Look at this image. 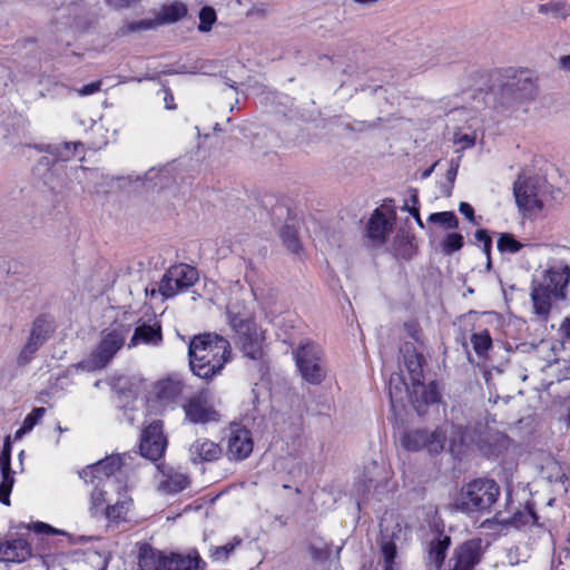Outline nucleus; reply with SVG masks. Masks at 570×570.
<instances>
[{"mask_svg": "<svg viewBox=\"0 0 570 570\" xmlns=\"http://www.w3.org/2000/svg\"><path fill=\"white\" fill-rule=\"evenodd\" d=\"M489 94L493 110L503 118H520L538 96V83L532 72L523 68H499L490 76Z\"/></svg>", "mask_w": 570, "mask_h": 570, "instance_id": "nucleus-1", "label": "nucleus"}, {"mask_svg": "<svg viewBox=\"0 0 570 570\" xmlns=\"http://www.w3.org/2000/svg\"><path fill=\"white\" fill-rule=\"evenodd\" d=\"M230 354L229 342L217 334H200L188 345L190 370L194 375L205 381L220 374Z\"/></svg>", "mask_w": 570, "mask_h": 570, "instance_id": "nucleus-2", "label": "nucleus"}, {"mask_svg": "<svg viewBox=\"0 0 570 570\" xmlns=\"http://www.w3.org/2000/svg\"><path fill=\"white\" fill-rule=\"evenodd\" d=\"M570 282V267L559 263L550 266L540 279L531 284V299L534 313L547 321L553 299H563Z\"/></svg>", "mask_w": 570, "mask_h": 570, "instance_id": "nucleus-3", "label": "nucleus"}, {"mask_svg": "<svg viewBox=\"0 0 570 570\" xmlns=\"http://www.w3.org/2000/svg\"><path fill=\"white\" fill-rule=\"evenodd\" d=\"M227 321L243 353L252 360L261 358L264 337L252 312L239 302L230 303L227 306Z\"/></svg>", "mask_w": 570, "mask_h": 570, "instance_id": "nucleus-4", "label": "nucleus"}, {"mask_svg": "<svg viewBox=\"0 0 570 570\" xmlns=\"http://www.w3.org/2000/svg\"><path fill=\"white\" fill-rule=\"evenodd\" d=\"M500 494L501 488L493 479L478 478L461 488L456 507L465 513H490Z\"/></svg>", "mask_w": 570, "mask_h": 570, "instance_id": "nucleus-5", "label": "nucleus"}, {"mask_svg": "<svg viewBox=\"0 0 570 570\" xmlns=\"http://www.w3.org/2000/svg\"><path fill=\"white\" fill-rule=\"evenodd\" d=\"M136 459L138 453L135 451L109 455L82 469L79 476L85 482L98 480L104 487H124L120 478L132 469Z\"/></svg>", "mask_w": 570, "mask_h": 570, "instance_id": "nucleus-6", "label": "nucleus"}, {"mask_svg": "<svg viewBox=\"0 0 570 570\" xmlns=\"http://www.w3.org/2000/svg\"><path fill=\"white\" fill-rule=\"evenodd\" d=\"M138 566L139 570H205L206 563L196 550L166 554L146 546L140 549Z\"/></svg>", "mask_w": 570, "mask_h": 570, "instance_id": "nucleus-7", "label": "nucleus"}, {"mask_svg": "<svg viewBox=\"0 0 570 570\" xmlns=\"http://www.w3.org/2000/svg\"><path fill=\"white\" fill-rule=\"evenodd\" d=\"M294 360L302 379L311 385H320L327 375L324 350L314 342H302L293 351Z\"/></svg>", "mask_w": 570, "mask_h": 570, "instance_id": "nucleus-8", "label": "nucleus"}, {"mask_svg": "<svg viewBox=\"0 0 570 570\" xmlns=\"http://www.w3.org/2000/svg\"><path fill=\"white\" fill-rule=\"evenodd\" d=\"M391 479L392 471L390 468L375 461L370 462L364 468L362 476L355 483L358 509L371 498L381 501L382 497L391 490Z\"/></svg>", "mask_w": 570, "mask_h": 570, "instance_id": "nucleus-9", "label": "nucleus"}, {"mask_svg": "<svg viewBox=\"0 0 570 570\" xmlns=\"http://www.w3.org/2000/svg\"><path fill=\"white\" fill-rule=\"evenodd\" d=\"M198 278V271L195 267L177 264L166 271L157 287L146 288V293L151 297L159 293L166 299L171 298L194 286Z\"/></svg>", "mask_w": 570, "mask_h": 570, "instance_id": "nucleus-10", "label": "nucleus"}, {"mask_svg": "<svg viewBox=\"0 0 570 570\" xmlns=\"http://www.w3.org/2000/svg\"><path fill=\"white\" fill-rule=\"evenodd\" d=\"M130 332V325L116 324L101 333V340L87 361L88 370H101L106 367L118 351L124 346Z\"/></svg>", "mask_w": 570, "mask_h": 570, "instance_id": "nucleus-11", "label": "nucleus"}, {"mask_svg": "<svg viewBox=\"0 0 570 570\" xmlns=\"http://www.w3.org/2000/svg\"><path fill=\"white\" fill-rule=\"evenodd\" d=\"M55 328V318L50 314L38 315L31 323L29 336L19 353L18 363L20 365L28 364L37 351L50 338Z\"/></svg>", "mask_w": 570, "mask_h": 570, "instance_id": "nucleus-12", "label": "nucleus"}, {"mask_svg": "<svg viewBox=\"0 0 570 570\" xmlns=\"http://www.w3.org/2000/svg\"><path fill=\"white\" fill-rule=\"evenodd\" d=\"M185 420L193 424H207L220 421V413L215 409L210 394L202 390L183 404Z\"/></svg>", "mask_w": 570, "mask_h": 570, "instance_id": "nucleus-13", "label": "nucleus"}, {"mask_svg": "<svg viewBox=\"0 0 570 570\" xmlns=\"http://www.w3.org/2000/svg\"><path fill=\"white\" fill-rule=\"evenodd\" d=\"M166 448L164 424L160 420H155L141 432L138 458L157 461L164 455Z\"/></svg>", "mask_w": 570, "mask_h": 570, "instance_id": "nucleus-14", "label": "nucleus"}, {"mask_svg": "<svg viewBox=\"0 0 570 570\" xmlns=\"http://www.w3.org/2000/svg\"><path fill=\"white\" fill-rule=\"evenodd\" d=\"M444 440V434L439 430H412L403 433L401 444L411 452L426 450L431 454H436L443 450Z\"/></svg>", "mask_w": 570, "mask_h": 570, "instance_id": "nucleus-15", "label": "nucleus"}, {"mask_svg": "<svg viewBox=\"0 0 570 570\" xmlns=\"http://www.w3.org/2000/svg\"><path fill=\"white\" fill-rule=\"evenodd\" d=\"M513 195L520 210L531 213L543 208L537 178L519 176L513 185Z\"/></svg>", "mask_w": 570, "mask_h": 570, "instance_id": "nucleus-16", "label": "nucleus"}, {"mask_svg": "<svg viewBox=\"0 0 570 570\" xmlns=\"http://www.w3.org/2000/svg\"><path fill=\"white\" fill-rule=\"evenodd\" d=\"M252 432L240 424H232L227 439V455L230 460L242 461L253 452Z\"/></svg>", "mask_w": 570, "mask_h": 570, "instance_id": "nucleus-17", "label": "nucleus"}, {"mask_svg": "<svg viewBox=\"0 0 570 570\" xmlns=\"http://www.w3.org/2000/svg\"><path fill=\"white\" fill-rule=\"evenodd\" d=\"M163 342V332L160 322L156 316H149L147 320L139 318L137 321L134 333L128 343V348L138 346L139 344L159 346Z\"/></svg>", "mask_w": 570, "mask_h": 570, "instance_id": "nucleus-18", "label": "nucleus"}, {"mask_svg": "<svg viewBox=\"0 0 570 570\" xmlns=\"http://www.w3.org/2000/svg\"><path fill=\"white\" fill-rule=\"evenodd\" d=\"M78 146H81L79 142H57L48 145L46 156H42L39 159L38 165L48 167V171H57L65 167L63 163L71 159Z\"/></svg>", "mask_w": 570, "mask_h": 570, "instance_id": "nucleus-19", "label": "nucleus"}, {"mask_svg": "<svg viewBox=\"0 0 570 570\" xmlns=\"http://www.w3.org/2000/svg\"><path fill=\"white\" fill-rule=\"evenodd\" d=\"M481 561L480 541L470 540L458 547L449 561L450 570H474Z\"/></svg>", "mask_w": 570, "mask_h": 570, "instance_id": "nucleus-20", "label": "nucleus"}, {"mask_svg": "<svg viewBox=\"0 0 570 570\" xmlns=\"http://www.w3.org/2000/svg\"><path fill=\"white\" fill-rule=\"evenodd\" d=\"M32 556L30 542L22 537H11L0 543V561L21 563Z\"/></svg>", "mask_w": 570, "mask_h": 570, "instance_id": "nucleus-21", "label": "nucleus"}, {"mask_svg": "<svg viewBox=\"0 0 570 570\" xmlns=\"http://www.w3.org/2000/svg\"><path fill=\"white\" fill-rule=\"evenodd\" d=\"M410 403L419 415H424L429 405L436 404L440 401V393L435 382L425 385L423 380L420 383H412Z\"/></svg>", "mask_w": 570, "mask_h": 570, "instance_id": "nucleus-22", "label": "nucleus"}, {"mask_svg": "<svg viewBox=\"0 0 570 570\" xmlns=\"http://www.w3.org/2000/svg\"><path fill=\"white\" fill-rule=\"evenodd\" d=\"M161 475L159 489L167 494H175L189 485V478L185 472L165 464L156 465Z\"/></svg>", "mask_w": 570, "mask_h": 570, "instance_id": "nucleus-23", "label": "nucleus"}, {"mask_svg": "<svg viewBox=\"0 0 570 570\" xmlns=\"http://www.w3.org/2000/svg\"><path fill=\"white\" fill-rule=\"evenodd\" d=\"M28 529L37 534H42L46 537L63 535V537L68 538L67 543L70 542L69 534L66 531L56 529L52 525H50L46 522H42V521H36V522L30 523L28 525ZM42 544H45V542H42ZM46 544L48 546V548L42 547V548L38 549V554L40 557L51 556V554L56 553L58 550L66 547V542L61 539L52 540L50 542L47 541Z\"/></svg>", "mask_w": 570, "mask_h": 570, "instance_id": "nucleus-24", "label": "nucleus"}, {"mask_svg": "<svg viewBox=\"0 0 570 570\" xmlns=\"http://www.w3.org/2000/svg\"><path fill=\"white\" fill-rule=\"evenodd\" d=\"M10 450V443L7 441L0 452V502L4 505H10V494L14 483Z\"/></svg>", "mask_w": 570, "mask_h": 570, "instance_id": "nucleus-25", "label": "nucleus"}, {"mask_svg": "<svg viewBox=\"0 0 570 570\" xmlns=\"http://www.w3.org/2000/svg\"><path fill=\"white\" fill-rule=\"evenodd\" d=\"M189 459L193 463L212 462L219 459L220 446L208 439H198L189 446Z\"/></svg>", "mask_w": 570, "mask_h": 570, "instance_id": "nucleus-26", "label": "nucleus"}, {"mask_svg": "<svg viewBox=\"0 0 570 570\" xmlns=\"http://www.w3.org/2000/svg\"><path fill=\"white\" fill-rule=\"evenodd\" d=\"M412 387L410 389L400 373H393L389 381V395L393 411L402 409L404 401L411 399Z\"/></svg>", "mask_w": 570, "mask_h": 570, "instance_id": "nucleus-27", "label": "nucleus"}, {"mask_svg": "<svg viewBox=\"0 0 570 570\" xmlns=\"http://www.w3.org/2000/svg\"><path fill=\"white\" fill-rule=\"evenodd\" d=\"M401 353L403 354V362L409 372L411 384L420 383V380H423V356L416 352L413 344L409 343L401 348Z\"/></svg>", "mask_w": 570, "mask_h": 570, "instance_id": "nucleus-28", "label": "nucleus"}, {"mask_svg": "<svg viewBox=\"0 0 570 570\" xmlns=\"http://www.w3.org/2000/svg\"><path fill=\"white\" fill-rule=\"evenodd\" d=\"M174 181L173 168L169 165L150 168L142 178V186L149 189H163Z\"/></svg>", "mask_w": 570, "mask_h": 570, "instance_id": "nucleus-29", "label": "nucleus"}, {"mask_svg": "<svg viewBox=\"0 0 570 570\" xmlns=\"http://www.w3.org/2000/svg\"><path fill=\"white\" fill-rule=\"evenodd\" d=\"M450 544L451 538L442 532L431 540L428 550L429 564L436 570L440 569L444 563Z\"/></svg>", "mask_w": 570, "mask_h": 570, "instance_id": "nucleus-30", "label": "nucleus"}, {"mask_svg": "<svg viewBox=\"0 0 570 570\" xmlns=\"http://www.w3.org/2000/svg\"><path fill=\"white\" fill-rule=\"evenodd\" d=\"M494 520L503 527L521 529L529 523H534L538 520V515L532 509L518 510L509 518L504 517L502 511H498Z\"/></svg>", "mask_w": 570, "mask_h": 570, "instance_id": "nucleus-31", "label": "nucleus"}, {"mask_svg": "<svg viewBox=\"0 0 570 570\" xmlns=\"http://www.w3.org/2000/svg\"><path fill=\"white\" fill-rule=\"evenodd\" d=\"M389 222L385 215L376 208L368 219L366 235L370 239L383 243L389 234Z\"/></svg>", "mask_w": 570, "mask_h": 570, "instance_id": "nucleus-32", "label": "nucleus"}, {"mask_svg": "<svg viewBox=\"0 0 570 570\" xmlns=\"http://www.w3.org/2000/svg\"><path fill=\"white\" fill-rule=\"evenodd\" d=\"M116 494V501L106 504L104 511L106 518L112 521L122 519L127 514L131 502L130 498L126 494V487H117Z\"/></svg>", "mask_w": 570, "mask_h": 570, "instance_id": "nucleus-33", "label": "nucleus"}, {"mask_svg": "<svg viewBox=\"0 0 570 570\" xmlns=\"http://www.w3.org/2000/svg\"><path fill=\"white\" fill-rule=\"evenodd\" d=\"M90 483L94 484L90 511L92 515H97L98 513L104 512L106 504L112 501V499L107 498V495L111 491L116 492L117 487H104V483H99L98 480H95V482Z\"/></svg>", "mask_w": 570, "mask_h": 570, "instance_id": "nucleus-34", "label": "nucleus"}, {"mask_svg": "<svg viewBox=\"0 0 570 570\" xmlns=\"http://www.w3.org/2000/svg\"><path fill=\"white\" fill-rule=\"evenodd\" d=\"M184 384L179 380H164L157 384V399L163 403H173L183 393Z\"/></svg>", "mask_w": 570, "mask_h": 570, "instance_id": "nucleus-35", "label": "nucleus"}, {"mask_svg": "<svg viewBox=\"0 0 570 570\" xmlns=\"http://www.w3.org/2000/svg\"><path fill=\"white\" fill-rule=\"evenodd\" d=\"M470 341L479 357L484 358L488 356V353L492 347V337L488 330L472 333Z\"/></svg>", "mask_w": 570, "mask_h": 570, "instance_id": "nucleus-36", "label": "nucleus"}, {"mask_svg": "<svg viewBox=\"0 0 570 570\" xmlns=\"http://www.w3.org/2000/svg\"><path fill=\"white\" fill-rule=\"evenodd\" d=\"M187 14V7L179 1H175L168 6H164L160 12L161 23H173Z\"/></svg>", "mask_w": 570, "mask_h": 570, "instance_id": "nucleus-37", "label": "nucleus"}, {"mask_svg": "<svg viewBox=\"0 0 570 570\" xmlns=\"http://www.w3.org/2000/svg\"><path fill=\"white\" fill-rule=\"evenodd\" d=\"M428 223L438 224L443 229H456L459 227V219L456 215L454 212L450 210L430 214Z\"/></svg>", "mask_w": 570, "mask_h": 570, "instance_id": "nucleus-38", "label": "nucleus"}, {"mask_svg": "<svg viewBox=\"0 0 570 570\" xmlns=\"http://www.w3.org/2000/svg\"><path fill=\"white\" fill-rule=\"evenodd\" d=\"M279 236L283 240V244L291 250L293 254H299L302 250V245L298 239L296 229L289 225H285L282 227L279 232Z\"/></svg>", "mask_w": 570, "mask_h": 570, "instance_id": "nucleus-39", "label": "nucleus"}, {"mask_svg": "<svg viewBox=\"0 0 570 570\" xmlns=\"http://www.w3.org/2000/svg\"><path fill=\"white\" fill-rule=\"evenodd\" d=\"M497 247L501 253L515 254L523 247V244L510 233H500Z\"/></svg>", "mask_w": 570, "mask_h": 570, "instance_id": "nucleus-40", "label": "nucleus"}, {"mask_svg": "<svg viewBox=\"0 0 570 570\" xmlns=\"http://www.w3.org/2000/svg\"><path fill=\"white\" fill-rule=\"evenodd\" d=\"M242 543V539L234 538L233 541L210 549V558L215 562L224 563L228 560L235 548Z\"/></svg>", "mask_w": 570, "mask_h": 570, "instance_id": "nucleus-41", "label": "nucleus"}, {"mask_svg": "<svg viewBox=\"0 0 570 570\" xmlns=\"http://www.w3.org/2000/svg\"><path fill=\"white\" fill-rule=\"evenodd\" d=\"M464 245V237L460 233H449L442 239L440 246L444 255H451L459 252Z\"/></svg>", "mask_w": 570, "mask_h": 570, "instance_id": "nucleus-42", "label": "nucleus"}, {"mask_svg": "<svg viewBox=\"0 0 570 570\" xmlns=\"http://www.w3.org/2000/svg\"><path fill=\"white\" fill-rule=\"evenodd\" d=\"M46 413L45 407H35L23 420L21 426L16 432V438L30 432L35 425L43 417Z\"/></svg>", "mask_w": 570, "mask_h": 570, "instance_id": "nucleus-43", "label": "nucleus"}, {"mask_svg": "<svg viewBox=\"0 0 570 570\" xmlns=\"http://www.w3.org/2000/svg\"><path fill=\"white\" fill-rule=\"evenodd\" d=\"M217 16L212 7L205 6L199 11L198 30L200 32H208L212 30L213 24L216 22Z\"/></svg>", "mask_w": 570, "mask_h": 570, "instance_id": "nucleus-44", "label": "nucleus"}, {"mask_svg": "<svg viewBox=\"0 0 570 570\" xmlns=\"http://www.w3.org/2000/svg\"><path fill=\"white\" fill-rule=\"evenodd\" d=\"M308 549L315 562H324L331 554L330 546L321 541L311 543Z\"/></svg>", "mask_w": 570, "mask_h": 570, "instance_id": "nucleus-45", "label": "nucleus"}, {"mask_svg": "<svg viewBox=\"0 0 570 570\" xmlns=\"http://www.w3.org/2000/svg\"><path fill=\"white\" fill-rule=\"evenodd\" d=\"M381 553L383 556L384 564L395 563L397 556V548L393 541H383L381 544Z\"/></svg>", "mask_w": 570, "mask_h": 570, "instance_id": "nucleus-46", "label": "nucleus"}, {"mask_svg": "<svg viewBox=\"0 0 570 570\" xmlns=\"http://www.w3.org/2000/svg\"><path fill=\"white\" fill-rule=\"evenodd\" d=\"M478 243L482 245L483 253L490 256L492 248V238L487 229H478L474 234Z\"/></svg>", "mask_w": 570, "mask_h": 570, "instance_id": "nucleus-47", "label": "nucleus"}, {"mask_svg": "<svg viewBox=\"0 0 570 570\" xmlns=\"http://www.w3.org/2000/svg\"><path fill=\"white\" fill-rule=\"evenodd\" d=\"M551 16L553 18H566L570 13V3L564 1H551Z\"/></svg>", "mask_w": 570, "mask_h": 570, "instance_id": "nucleus-48", "label": "nucleus"}, {"mask_svg": "<svg viewBox=\"0 0 570 570\" xmlns=\"http://www.w3.org/2000/svg\"><path fill=\"white\" fill-rule=\"evenodd\" d=\"M70 174L79 184L82 185L83 181L91 178L96 174V171L90 168L79 166L72 168Z\"/></svg>", "mask_w": 570, "mask_h": 570, "instance_id": "nucleus-49", "label": "nucleus"}, {"mask_svg": "<svg viewBox=\"0 0 570 570\" xmlns=\"http://www.w3.org/2000/svg\"><path fill=\"white\" fill-rule=\"evenodd\" d=\"M159 24L158 21L151 20V19H144L139 21H134L128 24V30L131 32L139 31V30H149L154 29Z\"/></svg>", "mask_w": 570, "mask_h": 570, "instance_id": "nucleus-50", "label": "nucleus"}, {"mask_svg": "<svg viewBox=\"0 0 570 570\" xmlns=\"http://www.w3.org/2000/svg\"><path fill=\"white\" fill-rule=\"evenodd\" d=\"M459 164L454 160H451L450 168L446 171V179L450 184L449 188L444 190V195L450 196L452 191V187L454 185L455 178L458 176Z\"/></svg>", "mask_w": 570, "mask_h": 570, "instance_id": "nucleus-51", "label": "nucleus"}, {"mask_svg": "<svg viewBox=\"0 0 570 570\" xmlns=\"http://www.w3.org/2000/svg\"><path fill=\"white\" fill-rule=\"evenodd\" d=\"M101 81H92L77 89L79 96H89L100 90Z\"/></svg>", "mask_w": 570, "mask_h": 570, "instance_id": "nucleus-52", "label": "nucleus"}, {"mask_svg": "<svg viewBox=\"0 0 570 570\" xmlns=\"http://www.w3.org/2000/svg\"><path fill=\"white\" fill-rule=\"evenodd\" d=\"M459 212L470 222L476 224L473 207L465 202L459 204Z\"/></svg>", "mask_w": 570, "mask_h": 570, "instance_id": "nucleus-53", "label": "nucleus"}, {"mask_svg": "<svg viewBox=\"0 0 570 570\" xmlns=\"http://www.w3.org/2000/svg\"><path fill=\"white\" fill-rule=\"evenodd\" d=\"M163 91H164L165 108L168 110H175L176 105L174 104V95H173L171 90L168 87H164Z\"/></svg>", "mask_w": 570, "mask_h": 570, "instance_id": "nucleus-54", "label": "nucleus"}, {"mask_svg": "<svg viewBox=\"0 0 570 570\" xmlns=\"http://www.w3.org/2000/svg\"><path fill=\"white\" fill-rule=\"evenodd\" d=\"M404 328L407 335L413 338L415 342L420 341V328L415 323H405Z\"/></svg>", "mask_w": 570, "mask_h": 570, "instance_id": "nucleus-55", "label": "nucleus"}, {"mask_svg": "<svg viewBox=\"0 0 570 570\" xmlns=\"http://www.w3.org/2000/svg\"><path fill=\"white\" fill-rule=\"evenodd\" d=\"M407 210L409 213L412 215V217L414 218L415 223L417 224V226L422 229L425 228V225L420 216V212H419V207H407Z\"/></svg>", "mask_w": 570, "mask_h": 570, "instance_id": "nucleus-56", "label": "nucleus"}, {"mask_svg": "<svg viewBox=\"0 0 570 570\" xmlns=\"http://www.w3.org/2000/svg\"><path fill=\"white\" fill-rule=\"evenodd\" d=\"M561 335L566 338H570V316L566 317L560 326Z\"/></svg>", "mask_w": 570, "mask_h": 570, "instance_id": "nucleus-57", "label": "nucleus"}, {"mask_svg": "<svg viewBox=\"0 0 570 570\" xmlns=\"http://www.w3.org/2000/svg\"><path fill=\"white\" fill-rule=\"evenodd\" d=\"M559 66L563 71L570 72V55L561 56L559 59Z\"/></svg>", "mask_w": 570, "mask_h": 570, "instance_id": "nucleus-58", "label": "nucleus"}, {"mask_svg": "<svg viewBox=\"0 0 570 570\" xmlns=\"http://www.w3.org/2000/svg\"><path fill=\"white\" fill-rule=\"evenodd\" d=\"M110 6L124 8L129 7L136 0H106Z\"/></svg>", "mask_w": 570, "mask_h": 570, "instance_id": "nucleus-59", "label": "nucleus"}, {"mask_svg": "<svg viewBox=\"0 0 570 570\" xmlns=\"http://www.w3.org/2000/svg\"><path fill=\"white\" fill-rule=\"evenodd\" d=\"M460 142L464 144V147H472L474 145V138L464 134L459 138Z\"/></svg>", "mask_w": 570, "mask_h": 570, "instance_id": "nucleus-60", "label": "nucleus"}, {"mask_svg": "<svg viewBox=\"0 0 570 570\" xmlns=\"http://www.w3.org/2000/svg\"><path fill=\"white\" fill-rule=\"evenodd\" d=\"M538 12L541 14H551V3H542L538 6Z\"/></svg>", "mask_w": 570, "mask_h": 570, "instance_id": "nucleus-61", "label": "nucleus"}, {"mask_svg": "<svg viewBox=\"0 0 570 570\" xmlns=\"http://www.w3.org/2000/svg\"><path fill=\"white\" fill-rule=\"evenodd\" d=\"M436 165H438V161H435L431 167H429L425 170H423L422 174H421V178L422 179L429 178L432 175V173L434 171Z\"/></svg>", "mask_w": 570, "mask_h": 570, "instance_id": "nucleus-62", "label": "nucleus"}, {"mask_svg": "<svg viewBox=\"0 0 570 570\" xmlns=\"http://www.w3.org/2000/svg\"><path fill=\"white\" fill-rule=\"evenodd\" d=\"M411 203H412V206H411V207H417L419 198H417V194H416V193H413V194L411 195Z\"/></svg>", "mask_w": 570, "mask_h": 570, "instance_id": "nucleus-63", "label": "nucleus"}, {"mask_svg": "<svg viewBox=\"0 0 570 570\" xmlns=\"http://www.w3.org/2000/svg\"><path fill=\"white\" fill-rule=\"evenodd\" d=\"M384 570H400L395 563L384 564Z\"/></svg>", "mask_w": 570, "mask_h": 570, "instance_id": "nucleus-64", "label": "nucleus"}]
</instances>
